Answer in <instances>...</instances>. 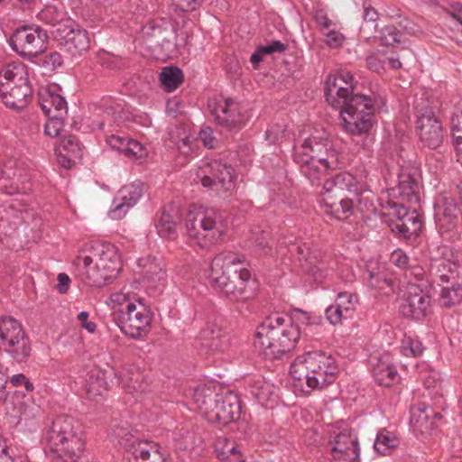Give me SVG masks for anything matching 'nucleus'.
<instances>
[{"label": "nucleus", "mask_w": 462, "mask_h": 462, "mask_svg": "<svg viewBox=\"0 0 462 462\" xmlns=\"http://www.w3.org/2000/svg\"><path fill=\"white\" fill-rule=\"evenodd\" d=\"M142 32L143 37L154 44L169 48L172 44L171 36L176 33V29L169 20L162 18L149 22L143 27Z\"/></svg>", "instance_id": "25"}, {"label": "nucleus", "mask_w": 462, "mask_h": 462, "mask_svg": "<svg viewBox=\"0 0 462 462\" xmlns=\"http://www.w3.org/2000/svg\"><path fill=\"white\" fill-rule=\"evenodd\" d=\"M338 373L334 357L322 352L313 351L298 356L291 365V377L301 383L305 381L310 389H322L332 383Z\"/></svg>", "instance_id": "6"}, {"label": "nucleus", "mask_w": 462, "mask_h": 462, "mask_svg": "<svg viewBox=\"0 0 462 462\" xmlns=\"http://www.w3.org/2000/svg\"><path fill=\"white\" fill-rule=\"evenodd\" d=\"M411 420H414L416 424L423 426L431 418V415H436L433 409L424 402H420L413 406L411 411Z\"/></svg>", "instance_id": "53"}, {"label": "nucleus", "mask_w": 462, "mask_h": 462, "mask_svg": "<svg viewBox=\"0 0 462 462\" xmlns=\"http://www.w3.org/2000/svg\"><path fill=\"white\" fill-rule=\"evenodd\" d=\"M271 390L272 385L261 379L252 384V394L262 403L268 400L269 395L272 393Z\"/></svg>", "instance_id": "56"}, {"label": "nucleus", "mask_w": 462, "mask_h": 462, "mask_svg": "<svg viewBox=\"0 0 462 462\" xmlns=\"http://www.w3.org/2000/svg\"><path fill=\"white\" fill-rule=\"evenodd\" d=\"M113 374V372H107L101 369L90 370L86 378L85 392L89 399H97L103 396L107 391V379Z\"/></svg>", "instance_id": "31"}, {"label": "nucleus", "mask_w": 462, "mask_h": 462, "mask_svg": "<svg viewBox=\"0 0 462 462\" xmlns=\"http://www.w3.org/2000/svg\"><path fill=\"white\" fill-rule=\"evenodd\" d=\"M318 134L308 137L300 147L296 148L294 152H304L310 155H316L322 150L332 147V143L325 132H317Z\"/></svg>", "instance_id": "39"}, {"label": "nucleus", "mask_w": 462, "mask_h": 462, "mask_svg": "<svg viewBox=\"0 0 462 462\" xmlns=\"http://www.w3.org/2000/svg\"><path fill=\"white\" fill-rule=\"evenodd\" d=\"M122 383L125 391L133 394L136 400L148 390L149 386L139 371L125 374Z\"/></svg>", "instance_id": "43"}, {"label": "nucleus", "mask_w": 462, "mask_h": 462, "mask_svg": "<svg viewBox=\"0 0 462 462\" xmlns=\"http://www.w3.org/2000/svg\"><path fill=\"white\" fill-rule=\"evenodd\" d=\"M108 143L129 159L139 160L146 156L145 149L135 140L113 134L108 138Z\"/></svg>", "instance_id": "34"}, {"label": "nucleus", "mask_w": 462, "mask_h": 462, "mask_svg": "<svg viewBox=\"0 0 462 462\" xmlns=\"http://www.w3.org/2000/svg\"><path fill=\"white\" fill-rule=\"evenodd\" d=\"M27 210L18 208L15 203L0 206V232L8 235L14 231L22 219L28 215Z\"/></svg>", "instance_id": "32"}, {"label": "nucleus", "mask_w": 462, "mask_h": 462, "mask_svg": "<svg viewBox=\"0 0 462 462\" xmlns=\"http://www.w3.org/2000/svg\"><path fill=\"white\" fill-rule=\"evenodd\" d=\"M186 228L189 238L196 240L202 248L217 244L224 234L219 217L213 211L189 216Z\"/></svg>", "instance_id": "10"}, {"label": "nucleus", "mask_w": 462, "mask_h": 462, "mask_svg": "<svg viewBox=\"0 0 462 462\" xmlns=\"http://www.w3.org/2000/svg\"><path fill=\"white\" fill-rule=\"evenodd\" d=\"M178 448L183 450H192L202 443L201 436L193 430L181 428L176 438Z\"/></svg>", "instance_id": "49"}, {"label": "nucleus", "mask_w": 462, "mask_h": 462, "mask_svg": "<svg viewBox=\"0 0 462 462\" xmlns=\"http://www.w3.org/2000/svg\"><path fill=\"white\" fill-rule=\"evenodd\" d=\"M145 184L140 180L134 181L122 187L115 199L109 210V216L115 220L125 217L130 208L134 207L143 195Z\"/></svg>", "instance_id": "20"}, {"label": "nucleus", "mask_w": 462, "mask_h": 462, "mask_svg": "<svg viewBox=\"0 0 462 462\" xmlns=\"http://www.w3.org/2000/svg\"><path fill=\"white\" fill-rule=\"evenodd\" d=\"M57 40L71 57L81 56L90 47V37L86 29L68 19L57 28Z\"/></svg>", "instance_id": "17"}, {"label": "nucleus", "mask_w": 462, "mask_h": 462, "mask_svg": "<svg viewBox=\"0 0 462 462\" xmlns=\"http://www.w3.org/2000/svg\"><path fill=\"white\" fill-rule=\"evenodd\" d=\"M399 195L403 200L410 203H417L419 201V183L408 173H402L399 176Z\"/></svg>", "instance_id": "42"}, {"label": "nucleus", "mask_w": 462, "mask_h": 462, "mask_svg": "<svg viewBox=\"0 0 462 462\" xmlns=\"http://www.w3.org/2000/svg\"><path fill=\"white\" fill-rule=\"evenodd\" d=\"M346 196V193L352 194L356 199L361 204L368 199L367 196H364V192L356 177L349 172H340L335 176L327 179L323 184L322 193Z\"/></svg>", "instance_id": "22"}, {"label": "nucleus", "mask_w": 462, "mask_h": 462, "mask_svg": "<svg viewBox=\"0 0 462 462\" xmlns=\"http://www.w3.org/2000/svg\"><path fill=\"white\" fill-rule=\"evenodd\" d=\"M51 452L63 462H76L85 449L82 426L72 417H56L45 436Z\"/></svg>", "instance_id": "4"}, {"label": "nucleus", "mask_w": 462, "mask_h": 462, "mask_svg": "<svg viewBox=\"0 0 462 462\" xmlns=\"http://www.w3.org/2000/svg\"><path fill=\"white\" fill-rule=\"evenodd\" d=\"M363 23L360 26V32L371 37L377 30L378 12L367 2L363 4Z\"/></svg>", "instance_id": "46"}, {"label": "nucleus", "mask_w": 462, "mask_h": 462, "mask_svg": "<svg viewBox=\"0 0 462 462\" xmlns=\"http://www.w3.org/2000/svg\"><path fill=\"white\" fill-rule=\"evenodd\" d=\"M11 171L12 168L5 165L0 177V192L6 195H14L25 192V188H20L18 181L14 180L15 173L13 172L12 177Z\"/></svg>", "instance_id": "48"}, {"label": "nucleus", "mask_w": 462, "mask_h": 462, "mask_svg": "<svg viewBox=\"0 0 462 462\" xmlns=\"http://www.w3.org/2000/svg\"><path fill=\"white\" fill-rule=\"evenodd\" d=\"M39 104L45 116H50L52 111L58 114L67 113L68 111L65 98L60 94L51 91L41 93Z\"/></svg>", "instance_id": "37"}, {"label": "nucleus", "mask_w": 462, "mask_h": 462, "mask_svg": "<svg viewBox=\"0 0 462 462\" xmlns=\"http://www.w3.org/2000/svg\"><path fill=\"white\" fill-rule=\"evenodd\" d=\"M344 129L352 135L367 134L375 121L372 117H341Z\"/></svg>", "instance_id": "44"}, {"label": "nucleus", "mask_w": 462, "mask_h": 462, "mask_svg": "<svg viewBox=\"0 0 462 462\" xmlns=\"http://www.w3.org/2000/svg\"><path fill=\"white\" fill-rule=\"evenodd\" d=\"M288 48V45L282 43L281 41L275 40L271 42L269 44L261 45L260 51L265 55H271L273 53H283Z\"/></svg>", "instance_id": "62"}, {"label": "nucleus", "mask_w": 462, "mask_h": 462, "mask_svg": "<svg viewBox=\"0 0 462 462\" xmlns=\"http://www.w3.org/2000/svg\"><path fill=\"white\" fill-rule=\"evenodd\" d=\"M244 262V258L228 253L217 255L210 264L211 283L233 301L252 299L257 289V282Z\"/></svg>", "instance_id": "2"}, {"label": "nucleus", "mask_w": 462, "mask_h": 462, "mask_svg": "<svg viewBox=\"0 0 462 462\" xmlns=\"http://www.w3.org/2000/svg\"><path fill=\"white\" fill-rule=\"evenodd\" d=\"M201 347L210 352L220 351L223 346L220 329L216 325H208L199 333Z\"/></svg>", "instance_id": "41"}, {"label": "nucleus", "mask_w": 462, "mask_h": 462, "mask_svg": "<svg viewBox=\"0 0 462 462\" xmlns=\"http://www.w3.org/2000/svg\"><path fill=\"white\" fill-rule=\"evenodd\" d=\"M399 444V440L387 430L380 431L374 443V449L381 455H388L391 450L395 448Z\"/></svg>", "instance_id": "50"}, {"label": "nucleus", "mask_w": 462, "mask_h": 462, "mask_svg": "<svg viewBox=\"0 0 462 462\" xmlns=\"http://www.w3.org/2000/svg\"><path fill=\"white\" fill-rule=\"evenodd\" d=\"M461 208L454 194L445 193L435 206V219L438 229L446 239L457 233Z\"/></svg>", "instance_id": "16"}, {"label": "nucleus", "mask_w": 462, "mask_h": 462, "mask_svg": "<svg viewBox=\"0 0 462 462\" xmlns=\"http://www.w3.org/2000/svg\"><path fill=\"white\" fill-rule=\"evenodd\" d=\"M383 208L388 210V215L394 219L390 220V227L393 232L401 237L410 239L419 236L422 228L421 216L415 210H409L406 207L395 201H387Z\"/></svg>", "instance_id": "15"}, {"label": "nucleus", "mask_w": 462, "mask_h": 462, "mask_svg": "<svg viewBox=\"0 0 462 462\" xmlns=\"http://www.w3.org/2000/svg\"><path fill=\"white\" fill-rule=\"evenodd\" d=\"M66 132L64 117H48L44 125V133L50 137H57Z\"/></svg>", "instance_id": "54"}, {"label": "nucleus", "mask_w": 462, "mask_h": 462, "mask_svg": "<svg viewBox=\"0 0 462 462\" xmlns=\"http://www.w3.org/2000/svg\"><path fill=\"white\" fill-rule=\"evenodd\" d=\"M330 436L331 455L339 462H356L359 458L357 437L351 430H344Z\"/></svg>", "instance_id": "21"}, {"label": "nucleus", "mask_w": 462, "mask_h": 462, "mask_svg": "<svg viewBox=\"0 0 462 462\" xmlns=\"http://www.w3.org/2000/svg\"><path fill=\"white\" fill-rule=\"evenodd\" d=\"M40 21L51 26L60 25L65 23V13L60 6L56 5H47L38 14Z\"/></svg>", "instance_id": "47"}, {"label": "nucleus", "mask_w": 462, "mask_h": 462, "mask_svg": "<svg viewBox=\"0 0 462 462\" xmlns=\"http://www.w3.org/2000/svg\"><path fill=\"white\" fill-rule=\"evenodd\" d=\"M402 32L394 25H386L381 31V43L393 46L401 42Z\"/></svg>", "instance_id": "55"}, {"label": "nucleus", "mask_w": 462, "mask_h": 462, "mask_svg": "<svg viewBox=\"0 0 462 462\" xmlns=\"http://www.w3.org/2000/svg\"><path fill=\"white\" fill-rule=\"evenodd\" d=\"M152 317V312L143 299H138L136 303H127L123 308H115L112 313L113 320L121 331L135 339L149 333Z\"/></svg>", "instance_id": "8"}, {"label": "nucleus", "mask_w": 462, "mask_h": 462, "mask_svg": "<svg viewBox=\"0 0 462 462\" xmlns=\"http://www.w3.org/2000/svg\"><path fill=\"white\" fill-rule=\"evenodd\" d=\"M63 64L60 53L52 51L41 59V65L47 72H52Z\"/></svg>", "instance_id": "58"}, {"label": "nucleus", "mask_w": 462, "mask_h": 462, "mask_svg": "<svg viewBox=\"0 0 462 462\" xmlns=\"http://www.w3.org/2000/svg\"><path fill=\"white\" fill-rule=\"evenodd\" d=\"M424 347L419 340L404 339L401 346V352L406 356L418 357L423 353Z\"/></svg>", "instance_id": "57"}, {"label": "nucleus", "mask_w": 462, "mask_h": 462, "mask_svg": "<svg viewBox=\"0 0 462 462\" xmlns=\"http://www.w3.org/2000/svg\"><path fill=\"white\" fill-rule=\"evenodd\" d=\"M128 462H165L160 446L154 442H136L127 455Z\"/></svg>", "instance_id": "29"}, {"label": "nucleus", "mask_w": 462, "mask_h": 462, "mask_svg": "<svg viewBox=\"0 0 462 462\" xmlns=\"http://www.w3.org/2000/svg\"><path fill=\"white\" fill-rule=\"evenodd\" d=\"M193 401L209 423L226 425L240 416L239 398L231 391L218 393L215 387L199 386L194 391Z\"/></svg>", "instance_id": "7"}, {"label": "nucleus", "mask_w": 462, "mask_h": 462, "mask_svg": "<svg viewBox=\"0 0 462 462\" xmlns=\"http://www.w3.org/2000/svg\"><path fill=\"white\" fill-rule=\"evenodd\" d=\"M184 81V73L177 66H166L160 73V82L164 90L175 91Z\"/></svg>", "instance_id": "40"}, {"label": "nucleus", "mask_w": 462, "mask_h": 462, "mask_svg": "<svg viewBox=\"0 0 462 462\" xmlns=\"http://www.w3.org/2000/svg\"><path fill=\"white\" fill-rule=\"evenodd\" d=\"M416 128L420 142L430 149H436L443 142V124L439 117H418Z\"/></svg>", "instance_id": "23"}, {"label": "nucleus", "mask_w": 462, "mask_h": 462, "mask_svg": "<svg viewBox=\"0 0 462 462\" xmlns=\"http://www.w3.org/2000/svg\"><path fill=\"white\" fill-rule=\"evenodd\" d=\"M215 452L223 462H245L241 446L226 437H217L214 442Z\"/></svg>", "instance_id": "30"}, {"label": "nucleus", "mask_w": 462, "mask_h": 462, "mask_svg": "<svg viewBox=\"0 0 462 462\" xmlns=\"http://www.w3.org/2000/svg\"><path fill=\"white\" fill-rule=\"evenodd\" d=\"M358 302L357 296L355 293L343 291L337 294L335 303L345 311L351 319L356 310Z\"/></svg>", "instance_id": "52"}, {"label": "nucleus", "mask_w": 462, "mask_h": 462, "mask_svg": "<svg viewBox=\"0 0 462 462\" xmlns=\"http://www.w3.org/2000/svg\"><path fill=\"white\" fill-rule=\"evenodd\" d=\"M94 256L78 255L74 263L82 267L81 280L89 286L103 287L115 279L122 264L116 248L110 244L92 246Z\"/></svg>", "instance_id": "5"}, {"label": "nucleus", "mask_w": 462, "mask_h": 462, "mask_svg": "<svg viewBox=\"0 0 462 462\" xmlns=\"http://www.w3.org/2000/svg\"><path fill=\"white\" fill-rule=\"evenodd\" d=\"M0 339L5 352L17 362L26 361L30 356L31 341L17 319L10 316L0 318Z\"/></svg>", "instance_id": "9"}, {"label": "nucleus", "mask_w": 462, "mask_h": 462, "mask_svg": "<svg viewBox=\"0 0 462 462\" xmlns=\"http://www.w3.org/2000/svg\"><path fill=\"white\" fill-rule=\"evenodd\" d=\"M431 272L439 282L449 284L457 282L458 264L450 247L441 245L431 252Z\"/></svg>", "instance_id": "19"}, {"label": "nucleus", "mask_w": 462, "mask_h": 462, "mask_svg": "<svg viewBox=\"0 0 462 462\" xmlns=\"http://www.w3.org/2000/svg\"><path fill=\"white\" fill-rule=\"evenodd\" d=\"M398 24L402 31L410 35H419L422 32L420 26L406 17L401 19Z\"/></svg>", "instance_id": "63"}, {"label": "nucleus", "mask_w": 462, "mask_h": 462, "mask_svg": "<svg viewBox=\"0 0 462 462\" xmlns=\"http://www.w3.org/2000/svg\"><path fill=\"white\" fill-rule=\"evenodd\" d=\"M235 106V102L232 99L211 101L208 103V107L211 112V116H219L220 113L234 114L235 110L232 108Z\"/></svg>", "instance_id": "59"}, {"label": "nucleus", "mask_w": 462, "mask_h": 462, "mask_svg": "<svg viewBox=\"0 0 462 462\" xmlns=\"http://www.w3.org/2000/svg\"><path fill=\"white\" fill-rule=\"evenodd\" d=\"M300 335L291 317L274 313L258 326L254 346L265 359H279L294 349Z\"/></svg>", "instance_id": "3"}, {"label": "nucleus", "mask_w": 462, "mask_h": 462, "mask_svg": "<svg viewBox=\"0 0 462 462\" xmlns=\"http://www.w3.org/2000/svg\"><path fill=\"white\" fill-rule=\"evenodd\" d=\"M439 305L444 309H452L462 302V284L451 282L443 285L439 291Z\"/></svg>", "instance_id": "38"}, {"label": "nucleus", "mask_w": 462, "mask_h": 462, "mask_svg": "<svg viewBox=\"0 0 462 462\" xmlns=\"http://www.w3.org/2000/svg\"><path fill=\"white\" fill-rule=\"evenodd\" d=\"M270 233L261 231L253 235L252 246L254 252L259 256L273 254V246L270 245Z\"/></svg>", "instance_id": "51"}, {"label": "nucleus", "mask_w": 462, "mask_h": 462, "mask_svg": "<svg viewBox=\"0 0 462 462\" xmlns=\"http://www.w3.org/2000/svg\"><path fill=\"white\" fill-rule=\"evenodd\" d=\"M58 163L64 169H70L76 160L82 157V148L78 139L73 135L62 138L55 147Z\"/></svg>", "instance_id": "27"}, {"label": "nucleus", "mask_w": 462, "mask_h": 462, "mask_svg": "<svg viewBox=\"0 0 462 462\" xmlns=\"http://www.w3.org/2000/svg\"><path fill=\"white\" fill-rule=\"evenodd\" d=\"M171 139L175 143L177 150L185 156H189L196 150V138L190 135V127L183 124L176 126L170 133Z\"/></svg>", "instance_id": "35"}, {"label": "nucleus", "mask_w": 462, "mask_h": 462, "mask_svg": "<svg viewBox=\"0 0 462 462\" xmlns=\"http://www.w3.org/2000/svg\"><path fill=\"white\" fill-rule=\"evenodd\" d=\"M143 276L151 282H163L166 277L164 263L162 260L148 256L139 260Z\"/></svg>", "instance_id": "36"}, {"label": "nucleus", "mask_w": 462, "mask_h": 462, "mask_svg": "<svg viewBox=\"0 0 462 462\" xmlns=\"http://www.w3.org/2000/svg\"><path fill=\"white\" fill-rule=\"evenodd\" d=\"M201 171L203 175L200 180L203 187L218 195H225L235 189L234 169L226 162L213 160L207 162Z\"/></svg>", "instance_id": "14"}, {"label": "nucleus", "mask_w": 462, "mask_h": 462, "mask_svg": "<svg viewBox=\"0 0 462 462\" xmlns=\"http://www.w3.org/2000/svg\"><path fill=\"white\" fill-rule=\"evenodd\" d=\"M400 311L405 317L420 320L431 311V298L420 285L411 283L400 305Z\"/></svg>", "instance_id": "18"}, {"label": "nucleus", "mask_w": 462, "mask_h": 462, "mask_svg": "<svg viewBox=\"0 0 462 462\" xmlns=\"http://www.w3.org/2000/svg\"><path fill=\"white\" fill-rule=\"evenodd\" d=\"M374 380L380 385L390 386L398 381V373L393 365L380 361L373 369Z\"/></svg>", "instance_id": "45"}, {"label": "nucleus", "mask_w": 462, "mask_h": 462, "mask_svg": "<svg viewBox=\"0 0 462 462\" xmlns=\"http://www.w3.org/2000/svg\"><path fill=\"white\" fill-rule=\"evenodd\" d=\"M294 162L299 165L300 172L313 185H319L321 178L325 176L329 170L337 166V153L332 147L322 150L316 155H310L302 152L293 153Z\"/></svg>", "instance_id": "12"}, {"label": "nucleus", "mask_w": 462, "mask_h": 462, "mask_svg": "<svg viewBox=\"0 0 462 462\" xmlns=\"http://www.w3.org/2000/svg\"><path fill=\"white\" fill-rule=\"evenodd\" d=\"M199 138L203 143L204 146L208 149H215L217 147L218 141L213 134V130L209 126L201 127L199 133Z\"/></svg>", "instance_id": "61"}, {"label": "nucleus", "mask_w": 462, "mask_h": 462, "mask_svg": "<svg viewBox=\"0 0 462 462\" xmlns=\"http://www.w3.org/2000/svg\"><path fill=\"white\" fill-rule=\"evenodd\" d=\"M32 96V86H8L1 83L0 98L5 106L19 111L27 106Z\"/></svg>", "instance_id": "26"}, {"label": "nucleus", "mask_w": 462, "mask_h": 462, "mask_svg": "<svg viewBox=\"0 0 462 462\" xmlns=\"http://www.w3.org/2000/svg\"><path fill=\"white\" fill-rule=\"evenodd\" d=\"M327 319L332 325H337L342 322L343 319H350L345 311L340 309L336 303L329 306L325 312Z\"/></svg>", "instance_id": "60"}, {"label": "nucleus", "mask_w": 462, "mask_h": 462, "mask_svg": "<svg viewBox=\"0 0 462 462\" xmlns=\"http://www.w3.org/2000/svg\"><path fill=\"white\" fill-rule=\"evenodd\" d=\"M180 219L179 210L176 208L169 206L163 208L156 224L159 236L171 240L177 238V225Z\"/></svg>", "instance_id": "33"}, {"label": "nucleus", "mask_w": 462, "mask_h": 462, "mask_svg": "<svg viewBox=\"0 0 462 462\" xmlns=\"http://www.w3.org/2000/svg\"><path fill=\"white\" fill-rule=\"evenodd\" d=\"M354 76L341 70L327 78L324 88L328 104L338 111V116H375L388 113L386 99L373 93L370 96L355 94Z\"/></svg>", "instance_id": "1"}, {"label": "nucleus", "mask_w": 462, "mask_h": 462, "mask_svg": "<svg viewBox=\"0 0 462 462\" xmlns=\"http://www.w3.org/2000/svg\"><path fill=\"white\" fill-rule=\"evenodd\" d=\"M358 203L356 197L351 199L347 196L321 193V204L325 213L339 220L348 218L354 210L355 204Z\"/></svg>", "instance_id": "24"}, {"label": "nucleus", "mask_w": 462, "mask_h": 462, "mask_svg": "<svg viewBox=\"0 0 462 462\" xmlns=\"http://www.w3.org/2000/svg\"><path fill=\"white\" fill-rule=\"evenodd\" d=\"M108 436L111 441L125 448L127 455L130 454L132 446L135 445L136 442H148L135 437L132 433L129 423L125 420H114L111 422Z\"/></svg>", "instance_id": "28"}, {"label": "nucleus", "mask_w": 462, "mask_h": 462, "mask_svg": "<svg viewBox=\"0 0 462 462\" xmlns=\"http://www.w3.org/2000/svg\"><path fill=\"white\" fill-rule=\"evenodd\" d=\"M216 120L217 125L227 132H236L242 127L241 123L234 117H216Z\"/></svg>", "instance_id": "64"}, {"label": "nucleus", "mask_w": 462, "mask_h": 462, "mask_svg": "<svg viewBox=\"0 0 462 462\" xmlns=\"http://www.w3.org/2000/svg\"><path fill=\"white\" fill-rule=\"evenodd\" d=\"M289 252L297 256L302 272L321 282L327 275L330 264V256L319 248H310L308 244L298 241L291 244Z\"/></svg>", "instance_id": "11"}, {"label": "nucleus", "mask_w": 462, "mask_h": 462, "mask_svg": "<svg viewBox=\"0 0 462 462\" xmlns=\"http://www.w3.org/2000/svg\"><path fill=\"white\" fill-rule=\"evenodd\" d=\"M48 33L36 24L17 28L9 41L12 49L20 56L35 57L47 49Z\"/></svg>", "instance_id": "13"}]
</instances>
